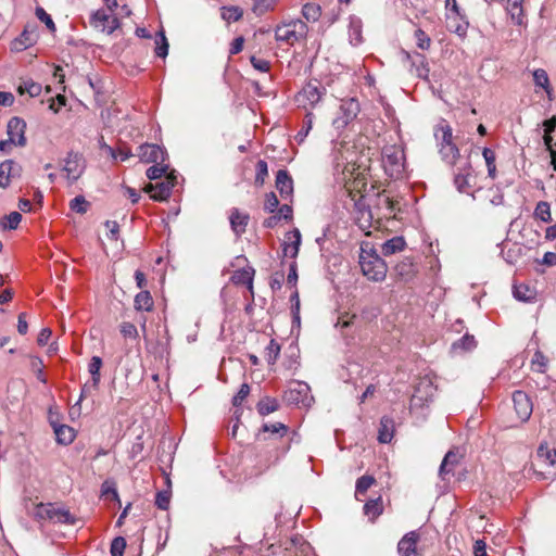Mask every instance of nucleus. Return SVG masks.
I'll use <instances>...</instances> for the list:
<instances>
[{"label":"nucleus","mask_w":556,"mask_h":556,"mask_svg":"<svg viewBox=\"0 0 556 556\" xmlns=\"http://www.w3.org/2000/svg\"><path fill=\"white\" fill-rule=\"evenodd\" d=\"M359 266L363 275L368 280L380 282L386 279L388 273L387 263L369 243L361 245Z\"/></svg>","instance_id":"nucleus-1"},{"label":"nucleus","mask_w":556,"mask_h":556,"mask_svg":"<svg viewBox=\"0 0 556 556\" xmlns=\"http://www.w3.org/2000/svg\"><path fill=\"white\" fill-rule=\"evenodd\" d=\"M33 516L39 521L49 520L53 523L67 526H74L77 522V518L68 509L53 503L37 504Z\"/></svg>","instance_id":"nucleus-2"},{"label":"nucleus","mask_w":556,"mask_h":556,"mask_svg":"<svg viewBox=\"0 0 556 556\" xmlns=\"http://www.w3.org/2000/svg\"><path fill=\"white\" fill-rule=\"evenodd\" d=\"M382 165L390 178H402L405 172L404 150L399 146L384 147L382 150Z\"/></svg>","instance_id":"nucleus-3"},{"label":"nucleus","mask_w":556,"mask_h":556,"mask_svg":"<svg viewBox=\"0 0 556 556\" xmlns=\"http://www.w3.org/2000/svg\"><path fill=\"white\" fill-rule=\"evenodd\" d=\"M308 27L305 22L301 20H292L276 27L275 38L277 41L292 46L295 42L304 39Z\"/></svg>","instance_id":"nucleus-4"},{"label":"nucleus","mask_w":556,"mask_h":556,"mask_svg":"<svg viewBox=\"0 0 556 556\" xmlns=\"http://www.w3.org/2000/svg\"><path fill=\"white\" fill-rule=\"evenodd\" d=\"M476 175L469 161L457 167L454 174V185L462 193H471L476 188Z\"/></svg>","instance_id":"nucleus-5"},{"label":"nucleus","mask_w":556,"mask_h":556,"mask_svg":"<svg viewBox=\"0 0 556 556\" xmlns=\"http://www.w3.org/2000/svg\"><path fill=\"white\" fill-rule=\"evenodd\" d=\"M285 400L290 404L308 406L313 400L309 386L303 381L290 382L288 390L285 392Z\"/></svg>","instance_id":"nucleus-6"},{"label":"nucleus","mask_w":556,"mask_h":556,"mask_svg":"<svg viewBox=\"0 0 556 556\" xmlns=\"http://www.w3.org/2000/svg\"><path fill=\"white\" fill-rule=\"evenodd\" d=\"M361 111L359 103L356 99L350 98L343 100L338 116L333 119V126L337 129L345 128L352 121H354Z\"/></svg>","instance_id":"nucleus-7"},{"label":"nucleus","mask_w":556,"mask_h":556,"mask_svg":"<svg viewBox=\"0 0 556 556\" xmlns=\"http://www.w3.org/2000/svg\"><path fill=\"white\" fill-rule=\"evenodd\" d=\"M62 170L68 184L75 182L85 170V161L81 154L77 152H70L64 159Z\"/></svg>","instance_id":"nucleus-8"},{"label":"nucleus","mask_w":556,"mask_h":556,"mask_svg":"<svg viewBox=\"0 0 556 556\" xmlns=\"http://www.w3.org/2000/svg\"><path fill=\"white\" fill-rule=\"evenodd\" d=\"M177 184V176L174 170L168 173L164 181L156 184H149L146 191L151 194V198L156 201L166 200L172 192V189Z\"/></svg>","instance_id":"nucleus-9"},{"label":"nucleus","mask_w":556,"mask_h":556,"mask_svg":"<svg viewBox=\"0 0 556 556\" xmlns=\"http://www.w3.org/2000/svg\"><path fill=\"white\" fill-rule=\"evenodd\" d=\"M323 92L317 84L308 83L296 94L295 101L299 106L311 111L321 99Z\"/></svg>","instance_id":"nucleus-10"},{"label":"nucleus","mask_w":556,"mask_h":556,"mask_svg":"<svg viewBox=\"0 0 556 556\" xmlns=\"http://www.w3.org/2000/svg\"><path fill=\"white\" fill-rule=\"evenodd\" d=\"M138 156L144 163H165L166 151L157 144L144 143L138 149Z\"/></svg>","instance_id":"nucleus-11"},{"label":"nucleus","mask_w":556,"mask_h":556,"mask_svg":"<svg viewBox=\"0 0 556 556\" xmlns=\"http://www.w3.org/2000/svg\"><path fill=\"white\" fill-rule=\"evenodd\" d=\"M514 408L521 421H527L533 410L532 402L523 391H515L513 394Z\"/></svg>","instance_id":"nucleus-12"},{"label":"nucleus","mask_w":556,"mask_h":556,"mask_svg":"<svg viewBox=\"0 0 556 556\" xmlns=\"http://www.w3.org/2000/svg\"><path fill=\"white\" fill-rule=\"evenodd\" d=\"M26 123L20 117H12L8 123L9 140L14 146L24 147L26 144L25 138Z\"/></svg>","instance_id":"nucleus-13"},{"label":"nucleus","mask_w":556,"mask_h":556,"mask_svg":"<svg viewBox=\"0 0 556 556\" xmlns=\"http://www.w3.org/2000/svg\"><path fill=\"white\" fill-rule=\"evenodd\" d=\"M91 23L96 28H99L101 31L106 34H112L119 27L117 17L106 14L102 10H99L92 14Z\"/></svg>","instance_id":"nucleus-14"},{"label":"nucleus","mask_w":556,"mask_h":556,"mask_svg":"<svg viewBox=\"0 0 556 556\" xmlns=\"http://www.w3.org/2000/svg\"><path fill=\"white\" fill-rule=\"evenodd\" d=\"M419 534L416 531L406 533L397 544V552L400 556H418L417 542Z\"/></svg>","instance_id":"nucleus-15"},{"label":"nucleus","mask_w":556,"mask_h":556,"mask_svg":"<svg viewBox=\"0 0 556 556\" xmlns=\"http://www.w3.org/2000/svg\"><path fill=\"white\" fill-rule=\"evenodd\" d=\"M394 270L396 276L405 282L412 281L418 271L416 264L410 257H404L395 265Z\"/></svg>","instance_id":"nucleus-16"},{"label":"nucleus","mask_w":556,"mask_h":556,"mask_svg":"<svg viewBox=\"0 0 556 556\" xmlns=\"http://www.w3.org/2000/svg\"><path fill=\"white\" fill-rule=\"evenodd\" d=\"M434 138L437 140L438 148L455 143L452 127L445 119H442L435 126Z\"/></svg>","instance_id":"nucleus-17"},{"label":"nucleus","mask_w":556,"mask_h":556,"mask_svg":"<svg viewBox=\"0 0 556 556\" xmlns=\"http://www.w3.org/2000/svg\"><path fill=\"white\" fill-rule=\"evenodd\" d=\"M301 245V232L298 228L289 231L286 235V241L283 243V253L289 257H296Z\"/></svg>","instance_id":"nucleus-18"},{"label":"nucleus","mask_w":556,"mask_h":556,"mask_svg":"<svg viewBox=\"0 0 556 556\" xmlns=\"http://www.w3.org/2000/svg\"><path fill=\"white\" fill-rule=\"evenodd\" d=\"M276 188L285 199L293 193V180L285 169H279L276 175Z\"/></svg>","instance_id":"nucleus-19"},{"label":"nucleus","mask_w":556,"mask_h":556,"mask_svg":"<svg viewBox=\"0 0 556 556\" xmlns=\"http://www.w3.org/2000/svg\"><path fill=\"white\" fill-rule=\"evenodd\" d=\"M229 219L231 229L237 236H240L245 231L250 217L248 214L241 213L238 208H233L231 210Z\"/></svg>","instance_id":"nucleus-20"},{"label":"nucleus","mask_w":556,"mask_h":556,"mask_svg":"<svg viewBox=\"0 0 556 556\" xmlns=\"http://www.w3.org/2000/svg\"><path fill=\"white\" fill-rule=\"evenodd\" d=\"M394 433V421L392 418L383 416L380 420V427L378 431V440L380 443L391 442Z\"/></svg>","instance_id":"nucleus-21"},{"label":"nucleus","mask_w":556,"mask_h":556,"mask_svg":"<svg viewBox=\"0 0 556 556\" xmlns=\"http://www.w3.org/2000/svg\"><path fill=\"white\" fill-rule=\"evenodd\" d=\"M37 38L36 27L27 25L21 37L14 41V48L17 50L26 49L30 47Z\"/></svg>","instance_id":"nucleus-22"},{"label":"nucleus","mask_w":556,"mask_h":556,"mask_svg":"<svg viewBox=\"0 0 556 556\" xmlns=\"http://www.w3.org/2000/svg\"><path fill=\"white\" fill-rule=\"evenodd\" d=\"M362 29V20L357 16H351L349 23V38L351 45L358 46L363 42Z\"/></svg>","instance_id":"nucleus-23"},{"label":"nucleus","mask_w":556,"mask_h":556,"mask_svg":"<svg viewBox=\"0 0 556 556\" xmlns=\"http://www.w3.org/2000/svg\"><path fill=\"white\" fill-rule=\"evenodd\" d=\"M513 294L520 302H533L536 298V291L525 283L514 285Z\"/></svg>","instance_id":"nucleus-24"},{"label":"nucleus","mask_w":556,"mask_h":556,"mask_svg":"<svg viewBox=\"0 0 556 556\" xmlns=\"http://www.w3.org/2000/svg\"><path fill=\"white\" fill-rule=\"evenodd\" d=\"M406 242L403 237H393L381 245V253L384 256L393 255L404 250Z\"/></svg>","instance_id":"nucleus-25"},{"label":"nucleus","mask_w":556,"mask_h":556,"mask_svg":"<svg viewBox=\"0 0 556 556\" xmlns=\"http://www.w3.org/2000/svg\"><path fill=\"white\" fill-rule=\"evenodd\" d=\"M439 153L443 162L454 166L456 161L459 159V149L454 144H447L439 148Z\"/></svg>","instance_id":"nucleus-26"},{"label":"nucleus","mask_w":556,"mask_h":556,"mask_svg":"<svg viewBox=\"0 0 556 556\" xmlns=\"http://www.w3.org/2000/svg\"><path fill=\"white\" fill-rule=\"evenodd\" d=\"M412 66L419 78L428 80L429 66L424 54L416 53L412 59Z\"/></svg>","instance_id":"nucleus-27"},{"label":"nucleus","mask_w":556,"mask_h":556,"mask_svg":"<svg viewBox=\"0 0 556 556\" xmlns=\"http://www.w3.org/2000/svg\"><path fill=\"white\" fill-rule=\"evenodd\" d=\"M153 299L151 293L147 290H141L134 300V305L137 311L150 312L153 308Z\"/></svg>","instance_id":"nucleus-28"},{"label":"nucleus","mask_w":556,"mask_h":556,"mask_svg":"<svg viewBox=\"0 0 556 556\" xmlns=\"http://www.w3.org/2000/svg\"><path fill=\"white\" fill-rule=\"evenodd\" d=\"M533 81L536 88H542L547 93L548 99L552 97V88L549 78L545 70L538 68L533 72Z\"/></svg>","instance_id":"nucleus-29"},{"label":"nucleus","mask_w":556,"mask_h":556,"mask_svg":"<svg viewBox=\"0 0 556 556\" xmlns=\"http://www.w3.org/2000/svg\"><path fill=\"white\" fill-rule=\"evenodd\" d=\"M254 269L251 267L236 270L232 275V281L237 285H247L249 289L253 287Z\"/></svg>","instance_id":"nucleus-30"},{"label":"nucleus","mask_w":556,"mask_h":556,"mask_svg":"<svg viewBox=\"0 0 556 556\" xmlns=\"http://www.w3.org/2000/svg\"><path fill=\"white\" fill-rule=\"evenodd\" d=\"M457 463H458V455L453 451L447 452L446 455L444 456V458L441 463L440 469H439V475L442 480H445L446 475L453 470L454 466Z\"/></svg>","instance_id":"nucleus-31"},{"label":"nucleus","mask_w":556,"mask_h":556,"mask_svg":"<svg viewBox=\"0 0 556 556\" xmlns=\"http://www.w3.org/2000/svg\"><path fill=\"white\" fill-rule=\"evenodd\" d=\"M54 433L56 437V441L61 444H70L75 439L74 429L66 425H60L54 427Z\"/></svg>","instance_id":"nucleus-32"},{"label":"nucleus","mask_w":556,"mask_h":556,"mask_svg":"<svg viewBox=\"0 0 556 556\" xmlns=\"http://www.w3.org/2000/svg\"><path fill=\"white\" fill-rule=\"evenodd\" d=\"M102 359L99 356H92L88 364V371L91 375L92 387L97 389L101 380Z\"/></svg>","instance_id":"nucleus-33"},{"label":"nucleus","mask_w":556,"mask_h":556,"mask_svg":"<svg viewBox=\"0 0 556 556\" xmlns=\"http://www.w3.org/2000/svg\"><path fill=\"white\" fill-rule=\"evenodd\" d=\"M313 124H314V114L311 111H308L302 122V126H301L300 130L298 131V134L294 137V139L298 143H302L305 140V138L308 136L309 131L313 128Z\"/></svg>","instance_id":"nucleus-34"},{"label":"nucleus","mask_w":556,"mask_h":556,"mask_svg":"<svg viewBox=\"0 0 556 556\" xmlns=\"http://www.w3.org/2000/svg\"><path fill=\"white\" fill-rule=\"evenodd\" d=\"M278 0H254L252 5V12L256 16H262L267 12L275 10Z\"/></svg>","instance_id":"nucleus-35"},{"label":"nucleus","mask_w":556,"mask_h":556,"mask_svg":"<svg viewBox=\"0 0 556 556\" xmlns=\"http://www.w3.org/2000/svg\"><path fill=\"white\" fill-rule=\"evenodd\" d=\"M279 408L278 401L274 397L266 396L257 403V412L262 416H267Z\"/></svg>","instance_id":"nucleus-36"},{"label":"nucleus","mask_w":556,"mask_h":556,"mask_svg":"<svg viewBox=\"0 0 556 556\" xmlns=\"http://www.w3.org/2000/svg\"><path fill=\"white\" fill-rule=\"evenodd\" d=\"M15 163L12 160H7L0 163V187L5 188L10 185V178L13 174Z\"/></svg>","instance_id":"nucleus-37"},{"label":"nucleus","mask_w":556,"mask_h":556,"mask_svg":"<svg viewBox=\"0 0 556 556\" xmlns=\"http://www.w3.org/2000/svg\"><path fill=\"white\" fill-rule=\"evenodd\" d=\"M220 11H222V18L227 23L238 22L243 16V10L236 5L222 7Z\"/></svg>","instance_id":"nucleus-38"},{"label":"nucleus","mask_w":556,"mask_h":556,"mask_svg":"<svg viewBox=\"0 0 556 556\" xmlns=\"http://www.w3.org/2000/svg\"><path fill=\"white\" fill-rule=\"evenodd\" d=\"M538 457L545 464L553 466L556 464V448H551L546 443L540 444Z\"/></svg>","instance_id":"nucleus-39"},{"label":"nucleus","mask_w":556,"mask_h":556,"mask_svg":"<svg viewBox=\"0 0 556 556\" xmlns=\"http://www.w3.org/2000/svg\"><path fill=\"white\" fill-rule=\"evenodd\" d=\"M382 510H383V506H382L381 497L370 500L364 505V513L370 519L377 518L379 515L382 514Z\"/></svg>","instance_id":"nucleus-40"},{"label":"nucleus","mask_w":556,"mask_h":556,"mask_svg":"<svg viewBox=\"0 0 556 556\" xmlns=\"http://www.w3.org/2000/svg\"><path fill=\"white\" fill-rule=\"evenodd\" d=\"M534 217L544 223H549L552 220L549 203L546 201L538 202V204L534 208Z\"/></svg>","instance_id":"nucleus-41"},{"label":"nucleus","mask_w":556,"mask_h":556,"mask_svg":"<svg viewBox=\"0 0 556 556\" xmlns=\"http://www.w3.org/2000/svg\"><path fill=\"white\" fill-rule=\"evenodd\" d=\"M421 387H426V388L431 389V383L428 380L421 381L419 383V386L416 388V391L412 395V399H410V407L412 408L417 407V406H422L429 400L428 399L429 394H426L425 396L419 394Z\"/></svg>","instance_id":"nucleus-42"},{"label":"nucleus","mask_w":556,"mask_h":556,"mask_svg":"<svg viewBox=\"0 0 556 556\" xmlns=\"http://www.w3.org/2000/svg\"><path fill=\"white\" fill-rule=\"evenodd\" d=\"M22 220V215L18 212H11L9 215H5L1 222L0 226L2 229H16Z\"/></svg>","instance_id":"nucleus-43"},{"label":"nucleus","mask_w":556,"mask_h":556,"mask_svg":"<svg viewBox=\"0 0 556 556\" xmlns=\"http://www.w3.org/2000/svg\"><path fill=\"white\" fill-rule=\"evenodd\" d=\"M155 45V54L160 58H165L168 53V42L163 29L157 33Z\"/></svg>","instance_id":"nucleus-44"},{"label":"nucleus","mask_w":556,"mask_h":556,"mask_svg":"<svg viewBox=\"0 0 556 556\" xmlns=\"http://www.w3.org/2000/svg\"><path fill=\"white\" fill-rule=\"evenodd\" d=\"M375 478L372 476H362L356 481L355 486V495L358 498V495L365 494L367 490L375 483Z\"/></svg>","instance_id":"nucleus-45"},{"label":"nucleus","mask_w":556,"mask_h":556,"mask_svg":"<svg viewBox=\"0 0 556 556\" xmlns=\"http://www.w3.org/2000/svg\"><path fill=\"white\" fill-rule=\"evenodd\" d=\"M280 354V345L275 341L270 340L265 349V356L269 365H274Z\"/></svg>","instance_id":"nucleus-46"},{"label":"nucleus","mask_w":556,"mask_h":556,"mask_svg":"<svg viewBox=\"0 0 556 556\" xmlns=\"http://www.w3.org/2000/svg\"><path fill=\"white\" fill-rule=\"evenodd\" d=\"M302 14L307 21L316 22L320 16V7L315 3H305Z\"/></svg>","instance_id":"nucleus-47"},{"label":"nucleus","mask_w":556,"mask_h":556,"mask_svg":"<svg viewBox=\"0 0 556 556\" xmlns=\"http://www.w3.org/2000/svg\"><path fill=\"white\" fill-rule=\"evenodd\" d=\"M476 346V340L473 336L465 334L459 340L455 341L452 344L453 350H464V351H470Z\"/></svg>","instance_id":"nucleus-48"},{"label":"nucleus","mask_w":556,"mask_h":556,"mask_svg":"<svg viewBox=\"0 0 556 556\" xmlns=\"http://www.w3.org/2000/svg\"><path fill=\"white\" fill-rule=\"evenodd\" d=\"M168 165L164 163H157L147 169V177L150 180H156L166 174Z\"/></svg>","instance_id":"nucleus-49"},{"label":"nucleus","mask_w":556,"mask_h":556,"mask_svg":"<svg viewBox=\"0 0 556 556\" xmlns=\"http://www.w3.org/2000/svg\"><path fill=\"white\" fill-rule=\"evenodd\" d=\"M262 430L264 432H269L271 434H278L279 437H283L288 432V427L281 422L264 424Z\"/></svg>","instance_id":"nucleus-50"},{"label":"nucleus","mask_w":556,"mask_h":556,"mask_svg":"<svg viewBox=\"0 0 556 556\" xmlns=\"http://www.w3.org/2000/svg\"><path fill=\"white\" fill-rule=\"evenodd\" d=\"M88 206L89 203L83 195H77L70 202L71 210L79 214H85L88 210Z\"/></svg>","instance_id":"nucleus-51"},{"label":"nucleus","mask_w":556,"mask_h":556,"mask_svg":"<svg viewBox=\"0 0 556 556\" xmlns=\"http://www.w3.org/2000/svg\"><path fill=\"white\" fill-rule=\"evenodd\" d=\"M126 548V540L123 536L115 538L110 547L111 556H123Z\"/></svg>","instance_id":"nucleus-52"},{"label":"nucleus","mask_w":556,"mask_h":556,"mask_svg":"<svg viewBox=\"0 0 556 556\" xmlns=\"http://www.w3.org/2000/svg\"><path fill=\"white\" fill-rule=\"evenodd\" d=\"M268 175V166L264 160H260L256 163V175H255V184L263 185L265 181V177Z\"/></svg>","instance_id":"nucleus-53"},{"label":"nucleus","mask_w":556,"mask_h":556,"mask_svg":"<svg viewBox=\"0 0 556 556\" xmlns=\"http://www.w3.org/2000/svg\"><path fill=\"white\" fill-rule=\"evenodd\" d=\"M121 333L125 338L137 339L139 336L138 329L131 323H122L119 326Z\"/></svg>","instance_id":"nucleus-54"},{"label":"nucleus","mask_w":556,"mask_h":556,"mask_svg":"<svg viewBox=\"0 0 556 556\" xmlns=\"http://www.w3.org/2000/svg\"><path fill=\"white\" fill-rule=\"evenodd\" d=\"M170 493L167 491H160L155 496V505L162 510H166L169 507Z\"/></svg>","instance_id":"nucleus-55"},{"label":"nucleus","mask_w":556,"mask_h":556,"mask_svg":"<svg viewBox=\"0 0 556 556\" xmlns=\"http://www.w3.org/2000/svg\"><path fill=\"white\" fill-rule=\"evenodd\" d=\"M250 386L248 383H242L238 393L232 399V405L236 407L240 406L250 394Z\"/></svg>","instance_id":"nucleus-56"},{"label":"nucleus","mask_w":556,"mask_h":556,"mask_svg":"<svg viewBox=\"0 0 556 556\" xmlns=\"http://www.w3.org/2000/svg\"><path fill=\"white\" fill-rule=\"evenodd\" d=\"M36 16L38 17V20L46 24L50 31L55 30V24L52 17L42 8L36 9Z\"/></svg>","instance_id":"nucleus-57"},{"label":"nucleus","mask_w":556,"mask_h":556,"mask_svg":"<svg viewBox=\"0 0 556 556\" xmlns=\"http://www.w3.org/2000/svg\"><path fill=\"white\" fill-rule=\"evenodd\" d=\"M20 91L29 93L30 97H36L41 91V86L34 81H25L22 86H20Z\"/></svg>","instance_id":"nucleus-58"},{"label":"nucleus","mask_w":556,"mask_h":556,"mask_svg":"<svg viewBox=\"0 0 556 556\" xmlns=\"http://www.w3.org/2000/svg\"><path fill=\"white\" fill-rule=\"evenodd\" d=\"M278 205L279 201L277 195L274 192L267 193L265 198L264 208L269 213H274L277 210Z\"/></svg>","instance_id":"nucleus-59"},{"label":"nucleus","mask_w":556,"mask_h":556,"mask_svg":"<svg viewBox=\"0 0 556 556\" xmlns=\"http://www.w3.org/2000/svg\"><path fill=\"white\" fill-rule=\"evenodd\" d=\"M415 36H416V39H417L418 48H420L421 50H426V49L429 48V46H430V38L425 34L424 30L417 29L415 31Z\"/></svg>","instance_id":"nucleus-60"},{"label":"nucleus","mask_w":556,"mask_h":556,"mask_svg":"<svg viewBox=\"0 0 556 556\" xmlns=\"http://www.w3.org/2000/svg\"><path fill=\"white\" fill-rule=\"evenodd\" d=\"M251 64L252 66L260 71V72H268L269 71V67H270V64L267 60H264V59H258L256 56H251Z\"/></svg>","instance_id":"nucleus-61"},{"label":"nucleus","mask_w":556,"mask_h":556,"mask_svg":"<svg viewBox=\"0 0 556 556\" xmlns=\"http://www.w3.org/2000/svg\"><path fill=\"white\" fill-rule=\"evenodd\" d=\"M532 366L540 372H543L546 367V359L541 352H536L532 358Z\"/></svg>","instance_id":"nucleus-62"},{"label":"nucleus","mask_w":556,"mask_h":556,"mask_svg":"<svg viewBox=\"0 0 556 556\" xmlns=\"http://www.w3.org/2000/svg\"><path fill=\"white\" fill-rule=\"evenodd\" d=\"M447 20H448L447 27L452 31H454V33H456L458 35L465 34L467 27H466V25H462L459 23H455L456 22V16L452 17V16L448 15Z\"/></svg>","instance_id":"nucleus-63"},{"label":"nucleus","mask_w":556,"mask_h":556,"mask_svg":"<svg viewBox=\"0 0 556 556\" xmlns=\"http://www.w3.org/2000/svg\"><path fill=\"white\" fill-rule=\"evenodd\" d=\"M105 227L108 228L110 232V238L116 240L118 238L119 233V225L115 220H106Z\"/></svg>","instance_id":"nucleus-64"}]
</instances>
